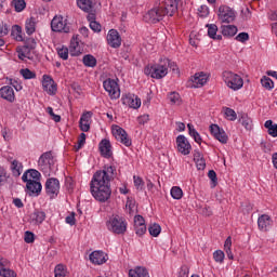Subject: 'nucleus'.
Returning <instances> with one entry per match:
<instances>
[{
	"label": "nucleus",
	"mask_w": 277,
	"mask_h": 277,
	"mask_svg": "<svg viewBox=\"0 0 277 277\" xmlns=\"http://www.w3.org/2000/svg\"><path fill=\"white\" fill-rule=\"evenodd\" d=\"M116 168L114 166H104L93 174L90 182V192L97 202H107L111 198V181L116 179Z\"/></svg>",
	"instance_id": "1"
},
{
	"label": "nucleus",
	"mask_w": 277,
	"mask_h": 277,
	"mask_svg": "<svg viewBox=\"0 0 277 277\" xmlns=\"http://www.w3.org/2000/svg\"><path fill=\"white\" fill-rule=\"evenodd\" d=\"M179 10V5L170 0H164L156 4L144 15V21L147 23H159L163 21V16H174V13Z\"/></svg>",
	"instance_id": "2"
},
{
	"label": "nucleus",
	"mask_w": 277,
	"mask_h": 277,
	"mask_svg": "<svg viewBox=\"0 0 277 277\" xmlns=\"http://www.w3.org/2000/svg\"><path fill=\"white\" fill-rule=\"evenodd\" d=\"M41 174L36 169H28L22 175V181L26 183V192L29 196H40L42 194Z\"/></svg>",
	"instance_id": "3"
},
{
	"label": "nucleus",
	"mask_w": 277,
	"mask_h": 277,
	"mask_svg": "<svg viewBox=\"0 0 277 277\" xmlns=\"http://www.w3.org/2000/svg\"><path fill=\"white\" fill-rule=\"evenodd\" d=\"M168 66H174L176 68L174 63H171L170 60L164 58L160 64L147 65L144 68V74L147 77H151V79H163V77L168 75Z\"/></svg>",
	"instance_id": "4"
},
{
	"label": "nucleus",
	"mask_w": 277,
	"mask_h": 277,
	"mask_svg": "<svg viewBox=\"0 0 277 277\" xmlns=\"http://www.w3.org/2000/svg\"><path fill=\"white\" fill-rule=\"evenodd\" d=\"M127 219L120 215H111L106 222L107 229L114 235H124L127 233Z\"/></svg>",
	"instance_id": "5"
},
{
	"label": "nucleus",
	"mask_w": 277,
	"mask_h": 277,
	"mask_svg": "<svg viewBox=\"0 0 277 277\" xmlns=\"http://www.w3.org/2000/svg\"><path fill=\"white\" fill-rule=\"evenodd\" d=\"M222 79L229 88V90H233L234 92H237L238 90H241L243 88V78L239 76L238 74H235L233 71L225 70L222 74Z\"/></svg>",
	"instance_id": "6"
},
{
	"label": "nucleus",
	"mask_w": 277,
	"mask_h": 277,
	"mask_svg": "<svg viewBox=\"0 0 277 277\" xmlns=\"http://www.w3.org/2000/svg\"><path fill=\"white\" fill-rule=\"evenodd\" d=\"M51 29L58 34H70V24L64 16L55 15L51 21Z\"/></svg>",
	"instance_id": "7"
},
{
	"label": "nucleus",
	"mask_w": 277,
	"mask_h": 277,
	"mask_svg": "<svg viewBox=\"0 0 277 277\" xmlns=\"http://www.w3.org/2000/svg\"><path fill=\"white\" fill-rule=\"evenodd\" d=\"M104 90L108 93L111 100L120 98V85L116 80L108 78L103 82Z\"/></svg>",
	"instance_id": "8"
},
{
	"label": "nucleus",
	"mask_w": 277,
	"mask_h": 277,
	"mask_svg": "<svg viewBox=\"0 0 277 277\" xmlns=\"http://www.w3.org/2000/svg\"><path fill=\"white\" fill-rule=\"evenodd\" d=\"M113 135L117 140V142H120V144H123V146L129 147L131 146V144H133L127 131L119 126L113 128Z\"/></svg>",
	"instance_id": "9"
},
{
	"label": "nucleus",
	"mask_w": 277,
	"mask_h": 277,
	"mask_svg": "<svg viewBox=\"0 0 277 277\" xmlns=\"http://www.w3.org/2000/svg\"><path fill=\"white\" fill-rule=\"evenodd\" d=\"M45 194L50 198H57V194H60V180L55 177H50L45 182Z\"/></svg>",
	"instance_id": "10"
},
{
	"label": "nucleus",
	"mask_w": 277,
	"mask_h": 277,
	"mask_svg": "<svg viewBox=\"0 0 277 277\" xmlns=\"http://www.w3.org/2000/svg\"><path fill=\"white\" fill-rule=\"evenodd\" d=\"M42 89L49 96H55L57 94V84L49 75H43L42 77Z\"/></svg>",
	"instance_id": "11"
},
{
	"label": "nucleus",
	"mask_w": 277,
	"mask_h": 277,
	"mask_svg": "<svg viewBox=\"0 0 277 277\" xmlns=\"http://www.w3.org/2000/svg\"><path fill=\"white\" fill-rule=\"evenodd\" d=\"M210 133L221 144H228V134H226V131H224V129L220 128V126L211 124L210 126Z\"/></svg>",
	"instance_id": "12"
},
{
	"label": "nucleus",
	"mask_w": 277,
	"mask_h": 277,
	"mask_svg": "<svg viewBox=\"0 0 277 277\" xmlns=\"http://www.w3.org/2000/svg\"><path fill=\"white\" fill-rule=\"evenodd\" d=\"M219 18L221 23H233L235 21V12L226 5L220 6Z\"/></svg>",
	"instance_id": "13"
},
{
	"label": "nucleus",
	"mask_w": 277,
	"mask_h": 277,
	"mask_svg": "<svg viewBox=\"0 0 277 277\" xmlns=\"http://www.w3.org/2000/svg\"><path fill=\"white\" fill-rule=\"evenodd\" d=\"M107 42L111 49H119V47L122 44L120 32H118L116 29H110L107 35Z\"/></svg>",
	"instance_id": "14"
},
{
	"label": "nucleus",
	"mask_w": 277,
	"mask_h": 277,
	"mask_svg": "<svg viewBox=\"0 0 277 277\" xmlns=\"http://www.w3.org/2000/svg\"><path fill=\"white\" fill-rule=\"evenodd\" d=\"M274 226V221L272 220V216L267 214H262L258 217V228L262 233H267L269 228Z\"/></svg>",
	"instance_id": "15"
},
{
	"label": "nucleus",
	"mask_w": 277,
	"mask_h": 277,
	"mask_svg": "<svg viewBox=\"0 0 277 277\" xmlns=\"http://www.w3.org/2000/svg\"><path fill=\"white\" fill-rule=\"evenodd\" d=\"M176 145L179 153L182 155H189V153H192V144H189L185 135H179L176 137Z\"/></svg>",
	"instance_id": "16"
},
{
	"label": "nucleus",
	"mask_w": 277,
	"mask_h": 277,
	"mask_svg": "<svg viewBox=\"0 0 277 277\" xmlns=\"http://www.w3.org/2000/svg\"><path fill=\"white\" fill-rule=\"evenodd\" d=\"M38 166L41 170H51L53 166V154L51 151H47L42 154L38 160Z\"/></svg>",
	"instance_id": "17"
},
{
	"label": "nucleus",
	"mask_w": 277,
	"mask_h": 277,
	"mask_svg": "<svg viewBox=\"0 0 277 277\" xmlns=\"http://www.w3.org/2000/svg\"><path fill=\"white\" fill-rule=\"evenodd\" d=\"M190 81L193 82L192 88H202L209 81V75L203 71L196 72Z\"/></svg>",
	"instance_id": "18"
},
{
	"label": "nucleus",
	"mask_w": 277,
	"mask_h": 277,
	"mask_svg": "<svg viewBox=\"0 0 277 277\" xmlns=\"http://www.w3.org/2000/svg\"><path fill=\"white\" fill-rule=\"evenodd\" d=\"M134 230L138 237H142L146 234V221L142 215L134 216Z\"/></svg>",
	"instance_id": "19"
},
{
	"label": "nucleus",
	"mask_w": 277,
	"mask_h": 277,
	"mask_svg": "<svg viewBox=\"0 0 277 277\" xmlns=\"http://www.w3.org/2000/svg\"><path fill=\"white\" fill-rule=\"evenodd\" d=\"M0 96L9 103H14L16 101V95L14 94V89L10 85H4L0 89Z\"/></svg>",
	"instance_id": "20"
},
{
	"label": "nucleus",
	"mask_w": 277,
	"mask_h": 277,
	"mask_svg": "<svg viewBox=\"0 0 277 277\" xmlns=\"http://www.w3.org/2000/svg\"><path fill=\"white\" fill-rule=\"evenodd\" d=\"M17 57L22 62H27V60H34V50L25 45L17 48Z\"/></svg>",
	"instance_id": "21"
},
{
	"label": "nucleus",
	"mask_w": 277,
	"mask_h": 277,
	"mask_svg": "<svg viewBox=\"0 0 277 277\" xmlns=\"http://www.w3.org/2000/svg\"><path fill=\"white\" fill-rule=\"evenodd\" d=\"M122 101L123 105H129L132 109H140L142 107V100L135 95H126Z\"/></svg>",
	"instance_id": "22"
},
{
	"label": "nucleus",
	"mask_w": 277,
	"mask_h": 277,
	"mask_svg": "<svg viewBox=\"0 0 277 277\" xmlns=\"http://www.w3.org/2000/svg\"><path fill=\"white\" fill-rule=\"evenodd\" d=\"M89 259L93 265H103V263L107 262L105 252L103 251H93L90 255Z\"/></svg>",
	"instance_id": "23"
},
{
	"label": "nucleus",
	"mask_w": 277,
	"mask_h": 277,
	"mask_svg": "<svg viewBox=\"0 0 277 277\" xmlns=\"http://www.w3.org/2000/svg\"><path fill=\"white\" fill-rule=\"evenodd\" d=\"M100 151H101L102 157H105V159H109V157H111V155H113L111 143L109 142V140L104 138L101 141Z\"/></svg>",
	"instance_id": "24"
},
{
	"label": "nucleus",
	"mask_w": 277,
	"mask_h": 277,
	"mask_svg": "<svg viewBox=\"0 0 277 277\" xmlns=\"http://www.w3.org/2000/svg\"><path fill=\"white\" fill-rule=\"evenodd\" d=\"M90 120H92V111H87L82 114L79 121L80 131H83L84 133H88V131H90Z\"/></svg>",
	"instance_id": "25"
},
{
	"label": "nucleus",
	"mask_w": 277,
	"mask_h": 277,
	"mask_svg": "<svg viewBox=\"0 0 277 277\" xmlns=\"http://www.w3.org/2000/svg\"><path fill=\"white\" fill-rule=\"evenodd\" d=\"M10 170L15 179H18L23 174V162L18 160L11 161Z\"/></svg>",
	"instance_id": "26"
},
{
	"label": "nucleus",
	"mask_w": 277,
	"mask_h": 277,
	"mask_svg": "<svg viewBox=\"0 0 277 277\" xmlns=\"http://www.w3.org/2000/svg\"><path fill=\"white\" fill-rule=\"evenodd\" d=\"M130 277H150L146 267L136 266L134 269L129 271Z\"/></svg>",
	"instance_id": "27"
},
{
	"label": "nucleus",
	"mask_w": 277,
	"mask_h": 277,
	"mask_svg": "<svg viewBox=\"0 0 277 277\" xmlns=\"http://www.w3.org/2000/svg\"><path fill=\"white\" fill-rule=\"evenodd\" d=\"M31 222L40 225L42 224V222H44V220H47V213L42 212V211H35L31 215H30Z\"/></svg>",
	"instance_id": "28"
},
{
	"label": "nucleus",
	"mask_w": 277,
	"mask_h": 277,
	"mask_svg": "<svg viewBox=\"0 0 277 277\" xmlns=\"http://www.w3.org/2000/svg\"><path fill=\"white\" fill-rule=\"evenodd\" d=\"M222 35L226 38H233V36L237 35V26L235 25H226L222 26Z\"/></svg>",
	"instance_id": "29"
},
{
	"label": "nucleus",
	"mask_w": 277,
	"mask_h": 277,
	"mask_svg": "<svg viewBox=\"0 0 277 277\" xmlns=\"http://www.w3.org/2000/svg\"><path fill=\"white\" fill-rule=\"evenodd\" d=\"M208 36L212 40H222V36L217 35V26L215 24H208Z\"/></svg>",
	"instance_id": "30"
},
{
	"label": "nucleus",
	"mask_w": 277,
	"mask_h": 277,
	"mask_svg": "<svg viewBox=\"0 0 277 277\" xmlns=\"http://www.w3.org/2000/svg\"><path fill=\"white\" fill-rule=\"evenodd\" d=\"M25 29L28 36L36 34V18L30 17L26 19Z\"/></svg>",
	"instance_id": "31"
},
{
	"label": "nucleus",
	"mask_w": 277,
	"mask_h": 277,
	"mask_svg": "<svg viewBox=\"0 0 277 277\" xmlns=\"http://www.w3.org/2000/svg\"><path fill=\"white\" fill-rule=\"evenodd\" d=\"M187 127L189 136L193 137L197 144H202V137L200 136V133L195 130L194 124L188 123Z\"/></svg>",
	"instance_id": "32"
},
{
	"label": "nucleus",
	"mask_w": 277,
	"mask_h": 277,
	"mask_svg": "<svg viewBox=\"0 0 277 277\" xmlns=\"http://www.w3.org/2000/svg\"><path fill=\"white\" fill-rule=\"evenodd\" d=\"M264 127L265 129H267L268 135H271L272 137H277V124H274V121H265Z\"/></svg>",
	"instance_id": "33"
},
{
	"label": "nucleus",
	"mask_w": 277,
	"mask_h": 277,
	"mask_svg": "<svg viewBox=\"0 0 277 277\" xmlns=\"http://www.w3.org/2000/svg\"><path fill=\"white\" fill-rule=\"evenodd\" d=\"M82 62L84 64V66H87L88 68H94L96 67V57H94V55L92 54H87L83 56Z\"/></svg>",
	"instance_id": "34"
},
{
	"label": "nucleus",
	"mask_w": 277,
	"mask_h": 277,
	"mask_svg": "<svg viewBox=\"0 0 277 277\" xmlns=\"http://www.w3.org/2000/svg\"><path fill=\"white\" fill-rule=\"evenodd\" d=\"M77 5L83 12H91L92 11V0H77Z\"/></svg>",
	"instance_id": "35"
},
{
	"label": "nucleus",
	"mask_w": 277,
	"mask_h": 277,
	"mask_svg": "<svg viewBox=\"0 0 277 277\" xmlns=\"http://www.w3.org/2000/svg\"><path fill=\"white\" fill-rule=\"evenodd\" d=\"M12 36L17 40V42H23V28L18 25L13 26Z\"/></svg>",
	"instance_id": "36"
},
{
	"label": "nucleus",
	"mask_w": 277,
	"mask_h": 277,
	"mask_svg": "<svg viewBox=\"0 0 277 277\" xmlns=\"http://www.w3.org/2000/svg\"><path fill=\"white\" fill-rule=\"evenodd\" d=\"M148 232L151 237H159L161 235V225L154 223L148 227Z\"/></svg>",
	"instance_id": "37"
},
{
	"label": "nucleus",
	"mask_w": 277,
	"mask_h": 277,
	"mask_svg": "<svg viewBox=\"0 0 277 277\" xmlns=\"http://www.w3.org/2000/svg\"><path fill=\"white\" fill-rule=\"evenodd\" d=\"M240 124L247 129V131H250L252 129V119L248 117V115H242L241 118L239 119Z\"/></svg>",
	"instance_id": "38"
},
{
	"label": "nucleus",
	"mask_w": 277,
	"mask_h": 277,
	"mask_svg": "<svg viewBox=\"0 0 277 277\" xmlns=\"http://www.w3.org/2000/svg\"><path fill=\"white\" fill-rule=\"evenodd\" d=\"M171 197L174 200H181V198H183V189H181L179 186H173L171 188Z\"/></svg>",
	"instance_id": "39"
},
{
	"label": "nucleus",
	"mask_w": 277,
	"mask_h": 277,
	"mask_svg": "<svg viewBox=\"0 0 277 277\" xmlns=\"http://www.w3.org/2000/svg\"><path fill=\"white\" fill-rule=\"evenodd\" d=\"M261 83L265 90H274V80L272 78L264 76L261 79Z\"/></svg>",
	"instance_id": "40"
},
{
	"label": "nucleus",
	"mask_w": 277,
	"mask_h": 277,
	"mask_svg": "<svg viewBox=\"0 0 277 277\" xmlns=\"http://www.w3.org/2000/svg\"><path fill=\"white\" fill-rule=\"evenodd\" d=\"M54 274L55 277H66V266H64L63 264H57L54 268Z\"/></svg>",
	"instance_id": "41"
},
{
	"label": "nucleus",
	"mask_w": 277,
	"mask_h": 277,
	"mask_svg": "<svg viewBox=\"0 0 277 277\" xmlns=\"http://www.w3.org/2000/svg\"><path fill=\"white\" fill-rule=\"evenodd\" d=\"M8 179H10L8 170L3 169V167H0V187H3V185L8 183Z\"/></svg>",
	"instance_id": "42"
},
{
	"label": "nucleus",
	"mask_w": 277,
	"mask_h": 277,
	"mask_svg": "<svg viewBox=\"0 0 277 277\" xmlns=\"http://www.w3.org/2000/svg\"><path fill=\"white\" fill-rule=\"evenodd\" d=\"M230 246H233V240L230 237H227L224 243V250L228 256V259L233 260V251L230 250Z\"/></svg>",
	"instance_id": "43"
},
{
	"label": "nucleus",
	"mask_w": 277,
	"mask_h": 277,
	"mask_svg": "<svg viewBox=\"0 0 277 277\" xmlns=\"http://www.w3.org/2000/svg\"><path fill=\"white\" fill-rule=\"evenodd\" d=\"M170 103L172 105H181V95L176 92H172L168 96Z\"/></svg>",
	"instance_id": "44"
},
{
	"label": "nucleus",
	"mask_w": 277,
	"mask_h": 277,
	"mask_svg": "<svg viewBox=\"0 0 277 277\" xmlns=\"http://www.w3.org/2000/svg\"><path fill=\"white\" fill-rule=\"evenodd\" d=\"M19 75H22L24 79H36V74L29 68L21 69Z\"/></svg>",
	"instance_id": "45"
},
{
	"label": "nucleus",
	"mask_w": 277,
	"mask_h": 277,
	"mask_svg": "<svg viewBox=\"0 0 277 277\" xmlns=\"http://www.w3.org/2000/svg\"><path fill=\"white\" fill-rule=\"evenodd\" d=\"M13 5L15 8V12H23L26 8L25 0H13Z\"/></svg>",
	"instance_id": "46"
},
{
	"label": "nucleus",
	"mask_w": 277,
	"mask_h": 277,
	"mask_svg": "<svg viewBox=\"0 0 277 277\" xmlns=\"http://www.w3.org/2000/svg\"><path fill=\"white\" fill-rule=\"evenodd\" d=\"M225 117L227 120H230L232 122L237 120V113H235L232 108H225Z\"/></svg>",
	"instance_id": "47"
},
{
	"label": "nucleus",
	"mask_w": 277,
	"mask_h": 277,
	"mask_svg": "<svg viewBox=\"0 0 277 277\" xmlns=\"http://www.w3.org/2000/svg\"><path fill=\"white\" fill-rule=\"evenodd\" d=\"M57 55L61 57V60H68V48L64 45L57 48Z\"/></svg>",
	"instance_id": "48"
},
{
	"label": "nucleus",
	"mask_w": 277,
	"mask_h": 277,
	"mask_svg": "<svg viewBox=\"0 0 277 277\" xmlns=\"http://www.w3.org/2000/svg\"><path fill=\"white\" fill-rule=\"evenodd\" d=\"M126 209L129 211V213H133V210L135 209V199L128 197L126 202Z\"/></svg>",
	"instance_id": "49"
},
{
	"label": "nucleus",
	"mask_w": 277,
	"mask_h": 277,
	"mask_svg": "<svg viewBox=\"0 0 277 277\" xmlns=\"http://www.w3.org/2000/svg\"><path fill=\"white\" fill-rule=\"evenodd\" d=\"M0 276H2V277H16V274H14V271H12L8 267H2L0 269Z\"/></svg>",
	"instance_id": "50"
},
{
	"label": "nucleus",
	"mask_w": 277,
	"mask_h": 277,
	"mask_svg": "<svg viewBox=\"0 0 277 277\" xmlns=\"http://www.w3.org/2000/svg\"><path fill=\"white\" fill-rule=\"evenodd\" d=\"M224 251L222 250H216L214 253H213V259L216 263H224Z\"/></svg>",
	"instance_id": "51"
},
{
	"label": "nucleus",
	"mask_w": 277,
	"mask_h": 277,
	"mask_svg": "<svg viewBox=\"0 0 277 277\" xmlns=\"http://www.w3.org/2000/svg\"><path fill=\"white\" fill-rule=\"evenodd\" d=\"M85 146V133H81L78 137V145L75 147L76 150H81Z\"/></svg>",
	"instance_id": "52"
},
{
	"label": "nucleus",
	"mask_w": 277,
	"mask_h": 277,
	"mask_svg": "<svg viewBox=\"0 0 277 277\" xmlns=\"http://www.w3.org/2000/svg\"><path fill=\"white\" fill-rule=\"evenodd\" d=\"M24 47L28 48V49H31L32 51L36 50V47H37V42H36V39L34 38H28L26 39L25 43H24Z\"/></svg>",
	"instance_id": "53"
},
{
	"label": "nucleus",
	"mask_w": 277,
	"mask_h": 277,
	"mask_svg": "<svg viewBox=\"0 0 277 277\" xmlns=\"http://www.w3.org/2000/svg\"><path fill=\"white\" fill-rule=\"evenodd\" d=\"M134 186L136 187V189H144V180H142V177L134 175Z\"/></svg>",
	"instance_id": "54"
},
{
	"label": "nucleus",
	"mask_w": 277,
	"mask_h": 277,
	"mask_svg": "<svg viewBox=\"0 0 277 277\" xmlns=\"http://www.w3.org/2000/svg\"><path fill=\"white\" fill-rule=\"evenodd\" d=\"M47 113L49 114V116H51V118H52V120H54V122H61L62 117L60 115H55V113H53V107H48Z\"/></svg>",
	"instance_id": "55"
},
{
	"label": "nucleus",
	"mask_w": 277,
	"mask_h": 277,
	"mask_svg": "<svg viewBox=\"0 0 277 277\" xmlns=\"http://www.w3.org/2000/svg\"><path fill=\"white\" fill-rule=\"evenodd\" d=\"M24 241L26 243H34V241H36L34 233L25 232Z\"/></svg>",
	"instance_id": "56"
},
{
	"label": "nucleus",
	"mask_w": 277,
	"mask_h": 277,
	"mask_svg": "<svg viewBox=\"0 0 277 277\" xmlns=\"http://www.w3.org/2000/svg\"><path fill=\"white\" fill-rule=\"evenodd\" d=\"M237 42H248L250 40V35L248 32H240L236 37Z\"/></svg>",
	"instance_id": "57"
},
{
	"label": "nucleus",
	"mask_w": 277,
	"mask_h": 277,
	"mask_svg": "<svg viewBox=\"0 0 277 277\" xmlns=\"http://www.w3.org/2000/svg\"><path fill=\"white\" fill-rule=\"evenodd\" d=\"M208 177L212 182L213 187H215L217 185V173H215L213 170H210L208 172Z\"/></svg>",
	"instance_id": "58"
},
{
	"label": "nucleus",
	"mask_w": 277,
	"mask_h": 277,
	"mask_svg": "<svg viewBox=\"0 0 277 277\" xmlns=\"http://www.w3.org/2000/svg\"><path fill=\"white\" fill-rule=\"evenodd\" d=\"M10 34V27L8 24H1L0 25V38H3V36H8Z\"/></svg>",
	"instance_id": "59"
},
{
	"label": "nucleus",
	"mask_w": 277,
	"mask_h": 277,
	"mask_svg": "<svg viewBox=\"0 0 277 277\" xmlns=\"http://www.w3.org/2000/svg\"><path fill=\"white\" fill-rule=\"evenodd\" d=\"M198 12H199V14H200L201 17L209 16V6H207V5H201V6L198 9Z\"/></svg>",
	"instance_id": "60"
},
{
	"label": "nucleus",
	"mask_w": 277,
	"mask_h": 277,
	"mask_svg": "<svg viewBox=\"0 0 277 277\" xmlns=\"http://www.w3.org/2000/svg\"><path fill=\"white\" fill-rule=\"evenodd\" d=\"M180 277H189V267L187 266H182L179 273Z\"/></svg>",
	"instance_id": "61"
},
{
	"label": "nucleus",
	"mask_w": 277,
	"mask_h": 277,
	"mask_svg": "<svg viewBox=\"0 0 277 277\" xmlns=\"http://www.w3.org/2000/svg\"><path fill=\"white\" fill-rule=\"evenodd\" d=\"M149 120H150V117L148 115H142L137 117L138 124H147Z\"/></svg>",
	"instance_id": "62"
},
{
	"label": "nucleus",
	"mask_w": 277,
	"mask_h": 277,
	"mask_svg": "<svg viewBox=\"0 0 277 277\" xmlns=\"http://www.w3.org/2000/svg\"><path fill=\"white\" fill-rule=\"evenodd\" d=\"M90 28L92 29V31H95L96 34H98L101 31V24H98L95 21L90 22Z\"/></svg>",
	"instance_id": "63"
},
{
	"label": "nucleus",
	"mask_w": 277,
	"mask_h": 277,
	"mask_svg": "<svg viewBox=\"0 0 277 277\" xmlns=\"http://www.w3.org/2000/svg\"><path fill=\"white\" fill-rule=\"evenodd\" d=\"M261 146H262V150L264 153H272V143H269V142H262Z\"/></svg>",
	"instance_id": "64"
}]
</instances>
